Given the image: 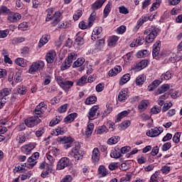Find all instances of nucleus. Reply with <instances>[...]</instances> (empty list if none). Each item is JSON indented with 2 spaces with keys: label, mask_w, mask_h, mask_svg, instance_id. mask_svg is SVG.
Listing matches in <instances>:
<instances>
[{
  "label": "nucleus",
  "mask_w": 182,
  "mask_h": 182,
  "mask_svg": "<svg viewBox=\"0 0 182 182\" xmlns=\"http://www.w3.org/2000/svg\"><path fill=\"white\" fill-rule=\"evenodd\" d=\"M123 59L127 63H129V62H132V60H133V53L129 52L127 53L123 56Z\"/></svg>",
  "instance_id": "obj_52"
},
{
  "label": "nucleus",
  "mask_w": 182,
  "mask_h": 182,
  "mask_svg": "<svg viewBox=\"0 0 182 182\" xmlns=\"http://www.w3.org/2000/svg\"><path fill=\"white\" fill-rule=\"evenodd\" d=\"M36 147L35 144L29 143L26 144L21 147V151L23 154H26V156H29L31 153H32V150Z\"/></svg>",
  "instance_id": "obj_14"
},
{
  "label": "nucleus",
  "mask_w": 182,
  "mask_h": 182,
  "mask_svg": "<svg viewBox=\"0 0 182 182\" xmlns=\"http://www.w3.org/2000/svg\"><path fill=\"white\" fill-rule=\"evenodd\" d=\"M57 141L58 143H60V144H64V149L68 150V149H70V147H72V144H73L75 139H73L72 136H64L58 137Z\"/></svg>",
  "instance_id": "obj_4"
},
{
  "label": "nucleus",
  "mask_w": 182,
  "mask_h": 182,
  "mask_svg": "<svg viewBox=\"0 0 182 182\" xmlns=\"http://www.w3.org/2000/svg\"><path fill=\"white\" fill-rule=\"evenodd\" d=\"M13 45H18V43H22V42H25V38L23 37H15L12 39Z\"/></svg>",
  "instance_id": "obj_54"
},
{
  "label": "nucleus",
  "mask_w": 182,
  "mask_h": 182,
  "mask_svg": "<svg viewBox=\"0 0 182 182\" xmlns=\"http://www.w3.org/2000/svg\"><path fill=\"white\" fill-rule=\"evenodd\" d=\"M160 48H161V42L158 41L154 44L152 50V56L154 59H156V60L160 59Z\"/></svg>",
  "instance_id": "obj_12"
},
{
  "label": "nucleus",
  "mask_w": 182,
  "mask_h": 182,
  "mask_svg": "<svg viewBox=\"0 0 182 182\" xmlns=\"http://www.w3.org/2000/svg\"><path fill=\"white\" fill-rule=\"evenodd\" d=\"M96 102H97V97L92 95L85 99V105L89 106L90 105H95Z\"/></svg>",
  "instance_id": "obj_31"
},
{
  "label": "nucleus",
  "mask_w": 182,
  "mask_h": 182,
  "mask_svg": "<svg viewBox=\"0 0 182 182\" xmlns=\"http://www.w3.org/2000/svg\"><path fill=\"white\" fill-rule=\"evenodd\" d=\"M170 96V94L166 92L164 95L159 97L157 103L159 106H164V100H167V98Z\"/></svg>",
  "instance_id": "obj_29"
},
{
  "label": "nucleus",
  "mask_w": 182,
  "mask_h": 182,
  "mask_svg": "<svg viewBox=\"0 0 182 182\" xmlns=\"http://www.w3.org/2000/svg\"><path fill=\"white\" fill-rule=\"evenodd\" d=\"M0 14L9 15L11 14V9H8L6 6H1L0 7Z\"/></svg>",
  "instance_id": "obj_57"
},
{
  "label": "nucleus",
  "mask_w": 182,
  "mask_h": 182,
  "mask_svg": "<svg viewBox=\"0 0 182 182\" xmlns=\"http://www.w3.org/2000/svg\"><path fill=\"white\" fill-rule=\"evenodd\" d=\"M163 132H164V129H163L162 127H155L147 131L146 136L149 137H157V136H160Z\"/></svg>",
  "instance_id": "obj_11"
},
{
  "label": "nucleus",
  "mask_w": 182,
  "mask_h": 182,
  "mask_svg": "<svg viewBox=\"0 0 182 182\" xmlns=\"http://www.w3.org/2000/svg\"><path fill=\"white\" fill-rule=\"evenodd\" d=\"M85 58H79L73 64V68H80L85 63Z\"/></svg>",
  "instance_id": "obj_48"
},
{
  "label": "nucleus",
  "mask_w": 182,
  "mask_h": 182,
  "mask_svg": "<svg viewBox=\"0 0 182 182\" xmlns=\"http://www.w3.org/2000/svg\"><path fill=\"white\" fill-rule=\"evenodd\" d=\"M48 109V105L45 104V102H41L38 105L33 112V116L28 117L25 119L24 123L27 127L32 129L35 126H38L39 123L42 122L40 117H43L45 112Z\"/></svg>",
  "instance_id": "obj_1"
},
{
  "label": "nucleus",
  "mask_w": 182,
  "mask_h": 182,
  "mask_svg": "<svg viewBox=\"0 0 182 182\" xmlns=\"http://www.w3.org/2000/svg\"><path fill=\"white\" fill-rule=\"evenodd\" d=\"M48 154L53 156L54 157H58L59 154H60V149L56 148L55 146H51L49 148V151L48 152Z\"/></svg>",
  "instance_id": "obj_30"
},
{
  "label": "nucleus",
  "mask_w": 182,
  "mask_h": 182,
  "mask_svg": "<svg viewBox=\"0 0 182 182\" xmlns=\"http://www.w3.org/2000/svg\"><path fill=\"white\" fill-rule=\"evenodd\" d=\"M91 160L92 163H98L99 160H100V151L99 148H94L92 151Z\"/></svg>",
  "instance_id": "obj_19"
},
{
  "label": "nucleus",
  "mask_w": 182,
  "mask_h": 182,
  "mask_svg": "<svg viewBox=\"0 0 182 182\" xmlns=\"http://www.w3.org/2000/svg\"><path fill=\"white\" fill-rule=\"evenodd\" d=\"M149 105L150 102L148 100H141L138 105V110L143 112L149 107Z\"/></svg>",
  "instance_id": "obj_22"
},
{
  "label": "nucleus",
  "mask_w": 182,
  "mask_h": 182,
  "mask_svg": "<svg viewBox=\"0 0 182 182\" xmlns=\"http://www.w3.org/2000/svg\"><path fill=\"white\" fill-rule=\"evenodd\" d=\"M69 163H70V159L69 158H61L57 164V170H63V168H65V167L69 166Z\"/></svg>",
  "instance_id": "obj_15"
},
{
  "label": "nucleus",
  "mask_w": 182,
  "mask_h": 182,
  "mask_svg": "<svg viewBox=\"0 0 182 182\" xmlns=\"http://www.w3.org/2000/svg\"><path fill=\"white\" fill-rule=\"evenodd\" d=\"M154 16L156 15H151V16H142L136 22V25L134 28V32H137L140 29V27L147 21H153L154 19Z\"/></svg>",
  "instance_id": "obj_8"
},
{
  "label": "nucleus",
  "mask_w": 182,
  "mask_h": 182,
  "mask_svg": "<svg viewBox=\"0 0 182 182\" xmlns=\"http://www.w3.org/2000/svg\"><path fill=\"white\" fill-rule=\"evenodd\" d=\"M173 77V73L171 71H166L165 73L161 75V80H170Z\"/></svg>",
  "instance_id": "obj_44"
},
{
  "label": "nucleus",
  "mask_w": 182,
  "mask_h": 182,
  "mask_svg": "<svg viewBox=\"0 0 182 182\" xmlns=\"http://www.w3.org/2000/svg\"><path fill=\"white\" fill-rule=\"evenodd\" d=\"M17 92L18 95H26V92H28V89L26 88V86L21 85L17 88Z\"/></svg>",
  "instance_id": "obj_58"
},
{
  "label": "nucleus",
  "mask_w": 182,
  "mask_h": 182,
  "mask_svg": "<svg viewBox=\"0 0 182 182\" xmlns=\"http://www.w3.org/2000/svg\"><path fill=\"white\" fill-rule=\"evenodd\" d=\"M16 65H18V66H21V68H26V60H25L23 58H18L15 60Z\"/></svg>",
  "instance_id": "obj_41"
},
{
  "label": "nucleus",
  "mask_w": 182,
  "mask_h": 182,
  "mask_svg": "<svg viewBox=\"0 0 182 182\" xmlns=\"http://www.w3.org/2000/svg\"><path fill=\"white\" fill-rule=\"evenodd\" d=\"M110 157L112 159H120L122 157V153L119 148H115L111 151Z\"/></svg>",
  "instance_id": "obj_27"
},
{
  "label": "nucleus",
  "mask_w": 182,
  "mask_h": 182,
  "mask_svg": "<svg viewBox=\"0 0 182 182\" xmlns=\"http://www.w3.org/2000/svg\"><path fill=\"white\" fill-rule=\"evenodd\" d=\"M149 182H159V171H156L150 178Z\"/></svg>",
  "instance_id": "obj_64"
},
{
  "label": "nucleus",
  "mask_w": 182,
  "mask_h": 182,
  "mask_svg": "<svg viewBox=\"0 0 182 182\" xmlns=\"http://www.w3.org/2000/svg\"><path fill=\"white\" fill-rule=\"evenodd\" d=\"M28 28H29V25L26 21H23L18 25V31H28Z\"/></svg>",
  "instance_id": "obj_55"
},
{
  "label": "nucleus",
  "mask_w": 182,
  "mask_h": 182,
  "mask_svg": "<svg viewBox=\"0 0 182 182\" xmlns=\"http://www.w3.org/2000/svg\"><path fill=\"white\" fill-rule=\"evenodd\" d=\"M55 132L54 134H55V136H60V134H65V133L68 132V128L57 127Z\"/></svg>",
  "instance_id": "obj_39"
},
{
  "label": "nucleus",
  "mask_w": 182,
  "mask_h": 182,
  "mask_svg": "<svg viewBox=\"0 0 182 182\" xmlns=\"http://www.w3.org/2000/svg\"><path fill=\"white\" fill-rule=\"evenodd\" d=\"M70 66H72V63L68 61V60H65L60 66V69L61 70H66L67 69H69Z\"/></svg>",
  "instance_id": "obj_53"
},
{
  "label": "nucleus",
  "mask_w": 182,
  "mask_h": 182,
  "mask_svg": "<svg viewBox=\"0 0 182 182\" xmlns=\"http://www.w3.org/2000/svg\"><path fill=\"white\" fill-rule=\"evenodd\" d=\"M39 152L33 153L30 157L28 158L27 162L25 164V166L27 168H33L36 164L38 163L37 160L39 159Z\"/></svg>",
  "instance_id": "obj_7"
},
{
  "label": "nucleus",
  "mask_w": 182,
  "mask_h": 182,
  "mask_svg": "<svg viewBox=\"0 0 182 182\" xmlns=\"http://www.w3.org/2000/svg\"><path fill=\"white\" fill-rule=\"evenodd\" d=\"M46 159L48 161V164H50V165L54 164L55 161H56L55 156L50 155V154H49V153L46 154Z\"/></svg>",
  "instance_id": "obj_59"
},
{
  "label": "nucleus",
  "mask_w": 182,
  "mask_h": 182,
  "mask_svg": "<svg viewBox=\"0 0 182 182\" xmlns=\"http://www.w3.org/2000/svg\"><path fill=\"white\" fill-rule=\"evenodd\" d=\"M43 68H45V61L41 60H37L32 63L28 69V73H30V75H35L37 72L43 70Z\"/></svg>",
  "instance_id": "obj_3"
},
{
  "label": "nucleus",
  "mask_w": 182,
  "mask_h": 182,
  "mask_svg": "<svg viewBox=\"0 0 182 182\" xmlns=\"http://www.w3.org/2000/svg\"><path fill=\"white\" fill-rule=\"evenodd\" d=\"M107 132H109V129H107L106 125H102V126L98 127L95 129V133L97 134H105V133H107Z\"/></svg>",
  "instance_id": "obj_34"
},
{
  "label": "nucleus",
  "mask_w": 182,
  "mask_h": 182,
  "mask_svg": "<svg viewBox=\"0 0 182 182\" xmlns=\"http://www.w3.org/2000/svg\"><path fill=\"white\" fill-rule=\"evenodd\" d=\"M98 174L100 175V177H106V176H107V169L105 166L101 165L99 166Z\"/></svg>",
  "instance_id": "obj_43"
},
{
  "label": "nucleus",
  "mask_w": 182,
  "mask_h": 182,
  "mask_svg": "<svg viewBox=\"0 0 182 182\" xmlns=\"http://www.w3.org/2000/svg\"><path fill=\"white\" fill-rule=\"evenodd\" d=\"M106 2V0H97L91 5V9L92 11H97V9H100L103 4Z\"/></svg>",
  "instance_id": "obj_24"
},
{
  "label": "nucleus",
  "mask_w": 182,
  "mask_h": 182,
  "mask_svg": "<svg viewBox=\"0 0 182 182\" xmlns=\"http://www.w3.org/2000/svg\"><path fill=\"white\" fill-rule=\"evenodd\" d=\"M97 14L96 11H93L90 17L87 19V22L89 23L90 26H93V24L95 23V21H96V18H97Z\"/></svg>",
  "instance_id": "obj_37"
},
{
  "label": "nucleus",
  "mask_w": 182,
  "mask_h": 182,
  "mask_svg": "<svg viewBox=\"0 0 182 182\" xmlns=\"http://www.w3.org/2000/svg\"><path fill=\"white\" fill-rule=\"evenodd\" d=\"M128 97H129V89L128 88L122 89L118 95V100H119V102H121V103H124V102H126V100H127Z\"/></svg>",
  "instance_id": "obj_16"
},
{
  "label": "nucleus",
  "mask_w": 182,
  "mask_h": 182,
  "mask_svg": "<svg viewBox=\"0 0 182 182\" xmlns=\"http://www.w3.org/2000/svg\"><path fill=\"white\" fill-rule=\"evenodd\" d=\"M157 28H147L144 31V35H147L146 37V43H151L154 39L157 37Z\"/></svg>",
  "instance_id": "obj_6"
},
{
  "label": "nucleus",
  "mask_w": 182,
  "mask_h": 182,
  "mask_svg": "<svg viewBox=\"0 0 182 182\" xmlns=\"http://www.w3.org/2000/svg\"><path fill=\"white\" fill-rule=\"evenodd\" d=\"M119 38L117 36H111L107 40V45L109 48H114Z\"/></svg>",
  "instance_id": "obj_21"
},
{
  "label": "nucleus",
  "mask_w": 182,
  "mask_h": 182,
  "mask_svg": "<svg viewBox=\"0 0 182 182\" xmlns=\"http://www.w3.org/2000/svg\"><path fill=\"white\" fill-rule=\"evenodd\" d=\"M73 85H75V82L72 80H64L62 85H60V87L65 92V93H68L70 89L73 87Z\"/></svg>",
  "instance_id": "obj_17"
},
{
  "label": "nucleus",
  "mask_w": 182,
  "mask_h": 182,
  "mask_svg": "<svg viewBox=\"0 0 182 182\" xmlns=\"http://www.w3.org/2000/svg\"><path fill=\"white\" fill-rule=\"evenodd\" d=\"M80 32L77 33L76 38H75V43L76 45H78V46H80L85 43V39L83 37L80 36Z\"/></svg>",
  "instance_id": "obj_42"
},
{
  "label": "nucleus",
  "mask_w": 182,
  "mask_h": 182,
  "mask_svg": "<svg viewBox=\"0 0 182 182\" xmlns=\"http://www.w3.org/2000/svg\"><path fill=\"white\" fill-rule=\"evenodd\" d=\"M50 40V34H44L42 36V37L40 38L38 46V48H42L43 46H45L48 42Z\"/></svg>",
  "instance_id": "obj_20"
},
{
  "label": "nucleus",
  "mask_w": 182,
  "mask_h": 182,
  "mask_svg": "<svg viewBox=\"0 0 182 182\" xmlns=\"http://www.w3.org/2000/svg\"><path fill=\"white\" fill-rule=\"evenodd\" d=\"M62 120H63V117L62 115L55 116V117H54L50 122L49 126H50V127H53V126H56V124H59V123H60Z\"/></svg>",
  "instance_id": "obj_26"
},
{
  "label": "nucleus",
  "mask_w": 182,
  "mask_h": 182,
  "mask_svg": "<svg viewBox=\"0 0 182 182\" xmlns=\"http://www.w3.org/2000/svg\"><path fill=\"white\" fill-rule=\"evenodd\" d=\"M127 29V28L126 27V26H120L116 29V33L118 35H123V33L126 32Z\"/></svg>",
  "instance_id": "obj_61"
},
{
  "label": "nucleus",
  "mask_w": 182,
  "mask_h": 182,
  "mask_svg": "<svg viewBox=\"0 0 182 182\" xmlns=\"http://www.w3.org/2000/svg\"><path fill=\"white\" fill-rule=\"evenodd\" d=\"M129 114H130V110H124L119 112L117 115V122H120L122 119H124V117L129 116Z\"/></svg>",
  "instance_id": "obj_36"
},
{
  "label": "nucleus",
  "mask_w": 182,
  "mask_h": 182,
  "mask_svg": "<svg viewBox=\"0 0 182 182\" xmlns=\"http://www.w3.org/2000/svg\"><path fill=\"white\" fill-rule=\"evenodd\" d=\"M136 161L138 164H146L147 163V156L146 155L138 156Z\"/></svg>",
  "instance_id": "obj_49"
},
{
  "label": "nucleus",
  "mask_w": 182,
  "mask_h": 182,
  "mask_svg": "<svg viewBox=\"0 0 182 182\" xmlns=\"http://www.w3.org/2000/svg\"><path fill=\"white\" fill-rule=\"evenodd\" d=\"M11 90L10 88H4L0 90V97L1 99H5L6 96H9L11 95Z\"/></svg>",
  "instance_id": "obj_38"
},
{
  "label": "nucleus",
  "mask_w": 182,
  "mask_h": 182,
  "mask_svg": "<svg viewBox=\"0 0 182 182\" xmlns=\"http://www.w3.org/2000/svg\"><path fill=\"white\" fill-rule=\"evenodd\" d=\"M149 65V60H142L141 61L136 62L134 64L133 70L136 72H140V70H143V69L147 68Z\"/></svg>",
  "instance_id": "obj_13"
},
{
  "label": "nucleus",
  "mask_w": 182,
  "mask_h": 182,
  "mask_svg": "<svg viewBox=\"0 0 182 182\" xmlns=\"http://www.w3.org/2000/svg\"><path fill=\"white\" fill-rule=\"evenodd\" d=\"M146 75H139L136 78L135 84L136 85V86H143V85H144V82H146Z\"/></svg>",
  "instance_id": "obj_25"
},
{
  "label": "nucleus",
  "mask_w": 182,
  "mask_h": 182,
  "mask_svg": "<svg viewBox=\"0 0 182 182\" xmlns=\"http://www.w3.org/2000/svg\"><path fill=\"white\" fill-rule=\"evenodd\" d=\"M112 11V3L110 1L108 2V4L106 5L105 8L103 11V17L107 18L109 16V14H110Z\"/></svg>",
  "instance_id": "obj_35"
},
{
  "label": "nucleus",
  "mask_w": 182,
  "mask_h": 182,
  "mask_svg": "<svg viewBox=\"0 0 182 182\" xmlns=\"http://www.w3.org/2000/svg\"><path fill=\"white\" fill-rule=\"evenodd\" d=\"M93 129H95V124L93 123H90L87 126V129L85 130V136L87 137H90V136H92Z\"/></svg>",
  "instance_id": "obj_33"
},
{
  "label": "nucleus",
  "mask_w": 182,
  "mask_h": 182,
  "mask_svg": "<svg viewBox=\"0 0 182 182\" xmlns=\"http://www.w3.org/2000/svg\"><path fill=\"white\" fill-rule=\"evenodd\" d=\"M86 83H87V75H83L78 80H77L76 85L85 86Z\"/></svg>",
  "instance_id": "obj_40"
},
{
  "label": "nucleus",
  "mask_w": 182,
  "mask_h": 182,
  "mask_svg": "<svg viewBox=\"0 0 182 182\" xmlns=\"http://www.w3.org/2000/svg\"><path fill=\"white\" fill-rule=\"evenodd\" d=\"M76 117H77V113H71L68 114L65 118H64V122L72 123V122H73Z\"/></svg>",
  "instance_id": "obj_32"
},
{
  "label": "nucleus",
  "mask_w": 182,
  "mask_h": 182,
  "mask_svg": "<svg viewBox=\"0 0 182 182\" xmlns=\"http://www.w3.org/2000/svg\"><path fill=\"white\" fill-rule=\"evenodd\" d=\"M160 112H161V107H159L157 105L154 106L151 109V113L152 114H159V113H160Z\"/></svg>",
  "instance_id": "obj_62"
},
{
  "label": "nucleus",
  "mask_w": 182,
  "mask_h": 182,
  "mask_svg": "<svg viewBox=\"0 0 182 182\" xmlns=\"http://www.w3.org/2000/svg\"><path fill=\"white\" fill-rule=\"evenodd\" d=\"M73 177L70 175H65L60 182H73Z\"/></svg>",
  "instance_id": "obj_63"
},
{
  "label": "nucleus",
  "mask_w": 182,
  "mask_h": 182,
  "mask_svg": "<svg viewBox=\"0 0 182 182\" xmlns=\"http://www.w3.org/2000/svg\"><path fill=\"white\" fill-rule=\"evenodd\" d=\"M120 72H122V66L116 65L114 68L111 69L108 72V76L109 77H113V76H117V75H119Z\"/></svg>",
  "instance_id": "obj_23"
},
{
  "label": "nucleus",
  "mask_w": 182,
  "mask_h": 182,
  "mask_svg": "<svg viewBox=\"0 0 182 182\" xmlns=\"http://www.w3.org/2000/svg\"><path fill=\"white\" fill-rule=\"evenodd\" d=\"M68 154L70 156L74 157L75 160H80V157H82L80 144L79 142H75L71 151Z\"/></svg>",
  "instance_id": "obj_5"
},
{
  "label": "nucleus",
  "mask_w": 182,
  "mask_h": 182,
  "mask_svg": "<svg viewBox=\"0 0 182 182\" xmlns=\"http://www.w3.org/2000/svg\"><path fill=\"white\" fill-rule=\"evenodd\" d=\"M119 140H120V136H112L107 140V144L109 146H113V144H117V143H119Z\"/></svg>",
  "instance_id": "obj_45"
},
{
  "label": "nucleus",
  "mask_w": 182,
  "mask_h": 182,
  "mask_svg": "<svg viewBox=\"0 0 182 182\" xmlns=\"http://www.w3.org/2000/svg\"><path fill=\"white\" fill-rule=\"evenodd\" d=\"M21 19H22V15H21L19 13L11 11L7 16V21L10 23H16V22L21 21Z\"/></svg>",
  "instance_id": "obj_10"
},
{
  "label": "nucleus",
  "mask_w": 182,
  "mask_h": 182,
  "mask_svg": "<svg viewBox=\"0 0 182 182\" xmlns=\"http://www.w3.org/2000/svg\"><path fill=\"white\" fill-rule=\"evenodd\" d=\"M180 137H181V132L175 133L172 138L173 143H176V144L180 143Z\"/></svg>",
  "instance_id": "obj_60"
},
{
  "label": "nucleus",
  "mask_w": 182,
  "mask_h": 182,
  "mask_svg": "<svg viewBox=\"0 0 182 182\" xmlns=\"http://www.w3.org/2000/svg\"><path fill=\"white\" fill-rule=\"evenodd\" d=\"M161 4V0H156V2H154L152 4V6L150 8V11L153 12V11H156V9L160 7Z\"/></svg>",
  "instance_id": "obj_56"
},
{
  "label": "nucleus",
  "mask_w": 182,
  "mask_h": 182,
  "mask_svg": "<svg viewBox=\"0 0 182 182\" xmlns=\"http://www.w3.org/2000/svg\"><path fill=\"white\" fill-rule=\"evenodd\" d=\"M16 140L19 144H23V143L26 141V136L24 134H21L16 136Z\"/></svg>",
  "instance_id": "obj_50"
},
{
  "label": "nucleus",
  "mask_w": 182,
  "mask_h": 182,
  "mask_svg": "<svg viewBox=\"0 0 182 182\" xmlns=\"http://www.w3.org/2000/svg\"><path fill=\"white\" fill-rule=\"evenodd\" d=\"M100 107L99 105H93L89 110L87 114V118L89 120H95V119H97V117L100 114V112H99Z\"/></svg>",
  "instance_id": "obj_9"
},
{
  "label": "nucleus",
  "mask_w": 182,
  "mask_h": 182,
  "mask_svg": "<svg viewBox=\"0 0 182 182\" xmlns=\"http://www.w3.org/2000/svg\"><path fill=\"white\" fill-rule=\"evenodd\" d=\"M170 90V85L164 84L161 87H159L156 95H162V93H166V92Z\"/></svg>",
  "instance_id": "obj_28"
},
{
  "label": "nucleus",
  "mask_w": 182,
  "mask_h": 182,
  "mask_svg": "<svg viewBox=\"0 0 182 182\" xmlns=\"http://www.w3.org/2000/svg\"><path fill=\"white\" fill-rule=\"evenodd\" d=\"M45 58L47 63H53L55 58H56V51L55 50H48Z\"/></svg>",
  "instance_id": "obj_18"
},
{
  "label": "nucleus",
  "mask_w": 182,
  "mask_h": 182,
  "mask_svg": "<svg viewBox=\"0 0 182 182\" xmlns=\"http://www.w3.org/2000/svg\"><path fill=\"white\" fill-rule=\"evenodd\" d=\"M53 12H55L54 8H49L46 11V14H47L46 22H50V21H52V26H56V25L60 22V16L62 14L60 11H55V14H53Z\"/></svg>",
  "instance_id": "obj_2"
},
{
  "label": "nucleus",
  "mask_w": 182,
  "mask_h": 182,
  "mask_svg": "<svg viewBox=\"0 0 182 182\" xmlns=\"http://www.w3.org/2000/svg\"><path fill=\"white\" fill-rule=\"evenodd\" d=\"M129 80H130V74H125L121 77L119 80V85L121 86H123V85H125V83H127Z\"/></svg>",
  "instance_id": "obj_47"
},
{
  "label": "nucleus",
  "mask_w": 182,
  "mask_h": 182,
  "mask_svg": "<svg viewBox=\"0 0 182 182\" xmlns=\"http://www.w3.org/2000/svg\"><path fill=\"white\" fill-rule=\"evenodd\" d=\"M112 111H113V108L110 107V105H107L106 109L104 110L102 113V119H105V117H107V116H109V114H110V113H112Z\"/></svg>",
  "instance_id": "obj_46"
},
{
  "label": "nucleus",
  "mask_w": 182,
  "mask_h": 182,
  "mask_svg": "<svg viewBox=\"0 0 182 182\" xmlns=\"http://www.w3.org/2000/svg\"><path fill=\"white\" fill-rule=\"evenodd\" d=\"M78 26L80 29H82L85 31V29H88L90 28H92V26L89 25V22L86 23L85 21H82L79 23Z\"/></svg>",
  "instance_id": "obj_51"
}]
</instances>
